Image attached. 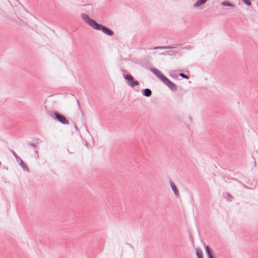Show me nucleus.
Returning <instances> with one entry per match:
<instances>
[{
  "label": "nucleus",
  "instance_id": "5701e85b",
  "mask_svg": "<svg viewBox=\"0 0 258 258\" xmlns=\"http://www.w3.org/2000/svg\"><path fill=\"white\" fill-rule=\"evenodd\" d=\"M235 180H237V181H238L240 182V181L238 180V179H235Z\"/></svg>",
  "mask_w": 258,
  "mask_h": 258
},
{
  "label": "nucleus",
  "instance_id": "ddd939ff",
  "mask_svg": "<svg viewBox=\"0 0 258 258\" xmlns=\"http://www.w3.org/2000/svg\"><path fill=\"white\" fill-rule=\"evenodd\" d=\"M221 5L224 7H229L232 9L235 8V6L227 1H223L221 3Z\"/></svg>",
  "mask_w": 258,
  "mask_h": 258
},
{
  "label": "nucleus",
  "instance_id": "393cba45",
  "mask_svg": "<svg viewBox=\"0 0 258 258\" xmlns=\"http://www.w3.org/2000/svg\"><path fill=\"white\" fill-rule=\"evenodd\" d=\"M75 127L76 128H77V126H76V125H75Z\"/></svg>",
  "mask_w": 258,
  "mask_h": 258
},
{
  "label": "nucleus",
  "instance_id": "aec40b11",
  "mask_svg": "<svg viewBox=\"0 0 258 258\" xmlns=\"http://www.w3.org/2000/svg\"><path fill=\"white\" fill-rule=\"evenodd\" d=\"M35 158H37V159L39 158L38 153H37V154H36V155H35Z\"/></svg>",
  "mask_w": 258,
  "mask_h": 258
},
{
  "label": "nucleus",
  "instance_id": "423d86ee",
  "mask_svg": "<svg viewBox=\"0 0 258 258\" xmlns=\"http://www.w3.org/2000/svg\"><path fill=\"white\" fill-rule=\"evenodd\" d=\"M151 72H152L158 79H159L161 81L164 79L166 77L163 74H162L158 69L155 68H151L150 69Z\"/></svg>",
  "mask_w": 258,
  "mask_h": 258
},
{
  "label": "nucleus",
  "instance_id": "9d476101",
  "mask_svg": "<svg viewBox=\"0 0 258 258\" xmlns=\"http://www.w3.org/2000/svg\"><path fill=\"white\" fill-rule=\"evenodd\" d=\"M84 10L87 12V13H93V8L91 4H86L83 6Z\"/></svg>",
  "mask_w": 258,
  "mask_h": 258
},
{
  "label": "nucleus",
  "instance_id": "dca6fc26",
  "mask_svg": "<svg viewBox=\"0 0 258 258\" xmlns=\"http://www.w3.org/2000/svg\"><path fill=\"white\" fill-rule=\"evenodd\" d=\"M225 194H226V197H225V198H228V200H228L229 202H231V201H232V200L233 199H234V197H233V196H232L231 194H229V193H228V192H227V193H226Z\"/></svg>",
  "mask_w": 258,
  "mask_h": 258
},
{
  "label": "nucleus",
  "instance_id": "a211bd4d",
  "mask_svg": "<svg viewBox=\"0 0 258 258\" xmlns=\"http://www.w3.org/2000/svg\"><path fill=\"white\" fill-rule=\"evenodd\" d=\"M246 5L251 6V3L249 0H241Z\"/></svg>",
  "mask_w": 258,
  "mask_h": 258
},
{
  "label": "nucleus",
  "instance_id": "7ed1b4c3",
  "mask_svg": "<svg viewBox=\"0 0 258 258\" xmlns=\"http://www.w3.org/2000/svg\"><path fill=\"white\" fill-rule=\"evenodd\" d=\"M124 79L127 84L131 87H134L139 85V82L137 80H135L133 76L131 74L124 75Z\"/></svg>",
  "mask_w": 258,
  "mask_h": 258
},
{
  "label": "nucleus",
  "instance_id": "f03ea898",
  "mask_svg": "<svg viewBox=\"0 0 258 258\" xmlns=\"http://www.w3.org/2000/svg\"><path fill=\"white\" fill-rule=\"evenodd\" d=\"M47 114L51 116L54 120L62 124H69V120L64 115L57 111H53V112L49 111V113H47Z\"/></svg>",
  "mask_w": 258,
  "mask_h": 258
},
{
  "label": "nucleus",
  "instance_id": "f257e3e1",
  "mask_svg": "<svg viewBox=\"0 0 258 258\" xmlns=\"http://www.w3.org/2000/svg\"><path fill=\"white\" fill-rule=\"evenodd\" d=\"M81 16L85 23L94 29L101 31L103 33L108 36H112L113 35V31L111 29L101 24L98 23L94 19L90 18L87 14H82Z\"/></svg>",
  "mask_w": 258,
  "mask_h": 258
},
{
  "label": "nucleus",
  "instance_id": "6e6552de",
  "mask_svg": "<svg viewBox=\"0 0 258 258\" xmlns=\"http://www.w3.org/2000/svg\"><path fill=\"white\" fill-rule=\"evenodd\" d=\"M205 250L206 254L208 257V258H215L213 255V252L211 248L208 246H205Z\"/></svg>",
  "mask_w": 258,
  "mask_h": 258
},
{
  "label": "nucleus",
  "instance_id": "9b49d317",
  "mask_svg": "<svg viewBox=\"0 0 258 258\" xmlns=\"http://www.w3.org/2000/svg\"><path fill=\"white\" fill-rule=\"evenodd\" d=\"M27 144L28 145L31 146L34 148H36L37 145L39 144V142L38 141V139H33L32 142H27Z\"/></svg>",
  "mask_w": 258,
  "mask_h": 258
},
{
  "label": "nucleus",
  "instance_id": "4be33fe9",
  "mask_svg": "<svg viewBox=\"0 0 258 258\" xmlns=\"http://www.w3.org/2000/svg\"><path fill=\"white\" fill-rule=\"evenodd\" d=\"M1 165H2V163H1V162L0 161V166H1Z\"/></svg>",
  "mask_w": 258,
  "mask_h": 258
},
{
  "label": "nucleus",
  "instance_id": "1a4fd4ad",
  "mask_svg": "<svg viewBox=\"0 0 258 258\" xmlns=\"http://www.w3.org/2000/svg\"><path fill=\"white\" fill-rule=\"evenodd\" d=\"M142 93L145 97H150L152 95V91L150 89L146 88L142 90Z\"/></svg>",
  "mask_w": 258,
  "mask_h": 258
},
{
  "label": "nucleus",
  "instance_id": "6ab92c4d",
  "mask_svg": "<svg viewBox=\"0 0 258 258\" xmlns=\"http://www.w3.org/2000/svg\"><path fill=\"white\" fill-rule=\"evenodd\" d=\"M34 150H35V153H36V154L38 153V150L37 149V147L36 148H34Z\"/></svg>",
  "mask_w": 258,
  "mask_h": 258
},
{
  "label": "nucleus",
  "instance_id": "20e7f679",
  "mask_svg": "<svg viewBox=\"0 0 258 258\" xmlns=\"http://www.w3.org/2000/svg\"><path fill=\"white\" fill-rule=\"evenodd\" d=\"M11 153L13 154V156L15 157L16 160L17 162L20 161L19 165L22 167V168L26 171L29 172L30 169L24 163L23 161L21 159V158L18 156V155L13 150L10 149Z\"/></svg>",
  "mask_w": 258,
  "mask_h": 258
},
{
  "label": "nucleus",
  "instance_id": "2eb2a0df",
  "mask_svg": "<svg viewBox=\"0 0 258 258\" xmlns=\"http://www.w3.org/2000/svg\"><path fill=\"white\" fill-rule=\"evenodd\" d=\"M196 254L198 258H203V252L200 248H197L196 249Z\"/></svg>",
  "mask_w": 258,
  "mask_h": 258
},
{
  "label": "nucleus",
  "instance_id": "0eeeda50",
  "mask_svg": "<svg viewBox=\"0 0 258 258\" xmlns=\"http://www.w3.org/2000/svg\"><path fill=\"white\" fill-rule=\"evenodd\" d=\"M170 186H171L173 191L174 192V193L175 194V197L177 198H179L180 195H179V190H178V189L177 187V186L174 184V183L173 181H170Z\"/></svg>",
  "mask_w": 258,
  "mask_h": 258
},
{
  "label": "nucleus",
  "instance_id": "412c9836",
  "mask_svg": "<svg viewBox=\"0 0 258 258\" xmlns=\"http://www.w3.org/2000/svg\"><path fill=\"white\" fill-rule=\"evenodd\" d=\"M77 102H78V104L79 106H80V103H79V100H77Z\"/></svg>",
  "mask_w": 258,
  "mask_h": 258
},
{
  "label": "nucleus",
  "instance_id": "4468645a",
  "mask_svg": "<svg viewBox=\"0 0 258 258\" xmlns=\"http://www.w3.org/2000/svg\"><path fill=\"white\" fill-rule=\"evenodd\" d=\"M173 48H175V47H173L171 46H157L154 48V49H172Z\"/></svg>",
  "mask_w": 258,
  "mask_h": 258
},
{
  "label": "nucleus",
  "instance_id": "f8f14e48",
  "mask_svg": "<svg viewBox=\"0 0 258 258\" xmlns=\"http://www.w3.org/2000/svg\"><path fill=\"white\" fill-rule=\"evenodd\" d=\"M207 2V0H197L196 3L194 4V7L195 8L198 7L205 4Z\"/></svg>",
  "mask_w": 258,
  "mask_h": 258
},
{
  "label": "nucleus",
  "instance_id": "b1692460",
  "mask_svg": "<svg viewBox=\"0 0 258 258\" xmlns=\"http://www.w3.org/2000/svg\"><path fill=\"white\" fill-rule=\"evenodd\" d=\"M243 185L244 186H245V187H246V185H245V184H243Z\"/></svg>",
  "mask_w": 258,
  "mask_h": 258
},
{
  "label": "nucleus",
  "instance_id": "f3484780",
  "mask_svg": "<svg viewBox=\"0 0 258 258\" xmlns=\"http://www.w3.org/2000/svg\"><path fill=\"white\" fill-rule=\"evenodd\" d=\"M179 76L181 77H182V78H184V79H189V77L187 75L183 74V73H180L179 74Z\"/></svg>",
  "mask_w": 258,
  "mask_h": 258
},
{
  "label": "nucleus",
  "instance_id": "39448f33",
  "mask_svg": "<svg viewBox=\"0 0 258 258\" xmlns=\"http://www.w3.org/2000/svg\"><path fill=\"white\" fill-rule=\"evenodd\" d=\"M172 91H176L177 89V86L168 79L166 77L162 81Z\"/></svg>",
  "mask_w": 258,
  "mask_h": 258
}]
</instances>
